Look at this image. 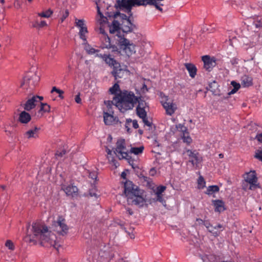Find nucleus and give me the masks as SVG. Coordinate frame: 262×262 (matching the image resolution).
Listing matches in <instances>:
<instances>
[{
	"instance_id": "680f3d73",
	"label": "nucleus",
	"mask_w": 262,
	"mask_h": 262,
	"mask_svg": "<svg viewBox=\"0 0 262 262\" xmlns=\"http://www.w3.org/2000/svg\"><path fill=\"white\" fill-rule=\"evenodd\" d=\"M131 124L134 128H137L139 127L138 122L136 120H132Z\"/></svg>"
},
{
	"instance_id": "c85d7f7f",
	"label": "nucleus",
	"mask_w": 262,
	"mask_h": 262,
	"mask_svg": "<svg viewBox=\"0 0 262 262\" xmlns=\"http://www.w3.org/2000/svg\"><path fill=\"white\" fill-rule=\"evenodd\" d=\"M184 66L188 71L190 77L192 78H194L197 72V69L195 66L191 63H185Z\"/></svg>"
},
{
	"instance_id": "4c0bfd02",
	"label": "nucleus",
	"mask_w": 262,
	"mask_h": 262,
	"mask_svg": "<svg viewBox=\"0 0 262 262\" xmlns=\"http://www.w3.org/2000/svg\"><path fill=\"white\" fill-rule=\"evenodd\" d=\"M136 98H137V101L135 104H136L137 102H138V105L137 107L146 109L148 108L147 103L142 99V98L141 97H137L136 96Z\"/></svg>"
},
{
	"instance_id": "39448f33",
	"label": "nucleus",
	"mask_w": 262,
	"mask_h": 262,
	"mask_svg": "<svg viewBox=\"0 0 262 262\" xmlns=\"http://www.w3.org/2000/svg\"><path fill=\"white\" fill-rule=\"evenodd\" d=\"M114 152L119 159H126L131 164V157L129 155V151L126 147L125 141L124 139H121L117 141L116 150Z\"/></svg>"
},
{
	"instance_id": "338daca9",
	"label": "nucleus",
	"mask_w": 262,
	"mask_h": 262,
	"mask_svg": "<svg viewBox=\"0 0 262 262\" xmlns=\"http://www.w3.org/2000/svg\"><path fill=\"white\" fill-rule=\"evenodd\" d=\"M32 26L33 28H36V29H39V21L37 20H35L33 23Z\"/></svg>"
},
{
	"instance_id": "864d4df0",
	"label": "nucleus",
	"mask_w": 262,
	"mask_h": 262,
	"mask_svg": "<svg viewBox=\"0 0 262 262\" xmlns=\"http://www.w3.org/2000/svg\"><path fill=\"white\" fill-rule=\"evenodd\" d=\"M99 32L101 34V36H103L104 35H107L105 31L104 25L100 26L99 28Z\"/></svg>"
},
{
	"instance_id": "de8ad7c7",
	"label": "nucleus",
	"mask_w": 262,
	"mask_h": 262,
	"mask_svg": "<svg viewBox=\"0 0 262 262\" xmlns=\"http://www.w3.org/2000/svg\"><path fill=\"white\" fill-rule=\"evenodd\" d=\"M254 157L262 162V147L256 151Z\"/></svg>"
},
{
	"instance_id": "a18cd8bd",
	"label": "nucleus",
	"mask_w": 262,
	"mask_h": 262,
	"mask_svg": "<svg viewBox=\"0 0 262 262\" xmlns=\"http://www.w3.org/2000/svg\"><path fill=\"white\" fill-rule=\"evenodd\" d=\"M54 92H56L58 94V97L60 99H63L64 98V96L63 95L64 92L62 90L57 89L56 86H53L51 90V93H53Z\"/></svg>"
},
{
	"instance_id": "bb28decb",
	"label": "nucleus",
	"mask_w": 262,
	"mask_h": 262,
	"mask_svg": "<svg viewBox=\"0 0 262 262\" xmlns=\"http://www.w3.org/2000/svg\"><path fill=\"white\" fill-rule=\"evenodd\" d=\"M39 129V128H38L36 126H35L33 128L30 129L27 131L25 133L24 136L26 138L28 139L36 138L38 137V133Z\"/></svg>"
},
{
	"instance_id": "3c124183",
	"label": "nucleus",
	"mask_w": 262,
	"mask_h": 262,
	"mask_svg": "<svg viewBox=\"0 0 262 262\" xmlns=\"http://www.w3.org/2000/svg\"><path fill=\"white\" fill-rule=\"evenodd\" d=\"M69 12L68 10H66L63 13L61 18H60V20L61 23H62L69 16Z\"/></svg>"
},
{
	"instance_id": "4be33fe9",
	"label": "nucleus",
	"mask_w": 262,
	"mask_h": 262,
	"mask_svg": "<svg viewBox=\"0 0 262 262\" xmlns=\"http://www.w3.org/2000/svg\"><path fill=\"white\" fill-rule=\"evenodd\" d=\"M62 189L68 195L74 196L77 195L78 188L77 187L69 185L68 186L62 185Z\"/></svg>"
},
{
	"instance_id": "4468645a",
	"label": "nucleus",
	"mask_w": 262,
	"mask_h": 262,
	"mask_svg": "<svg viewBox=\"0 0 262 262\" xmlns=\"http://www.w3.org/2000/svg\"><path fill=\"white\" fill-rule=\"evenodd\" d=\"M139 190L137 186H135L132 182L126 181L124 183V194L126 196L127 199L132 197L133 195L137 193Z\"/></svg>"
},
{
	"instance_id": "69168bd1",
	"label": "nucleus",
	"mask_w": 262,
	"mask_h": 262,
	"mask_svg": "<svg viewBox=\"0 0 262 262\" xmlns=\"http://www.w3.org/2000/svg\"><path fill=\"white\" fill-rule=\"evenodd\" d=\"M157 171L155 168H152L150 169L149 171V174L150 176H154L156 174Z\"/></svg>"
},
{
	"instance_id": "b1692460",
	"label": "nucleus",
	"mask_w": 262,
	"mask_h": 262,
	"mask_svg": "<svg viewBox=\"0 0 262 262\" xmlns=\"http://www.w3.org/2000/svg\"><path fill=\"white\" fill-rule=\"evenodd\" d=\"M135 26L128 19H125L122 24L120 30L124 33H128L133 30Z\"/></svg>"
},
{
	"instance_id": "423d86ee",
	"label": "nucleus",
	"mask_w": 262,
	"mask_h": 262,
	"mask_svg": "<svg viewBox=\"0 0 262 262\" xmlns=\"http://www.w3.org/2000/svg\"><path fill=\"white\" fill-rule=\"evenodd\" d=\"M110 103L108 101L107 108H104L103 111V121L106 125H113L119 121L118 118L114 115L112 105H111Z\"/></svg>"
},
{
	"instance_id": "37998d69",
	"label": "nucleus",
	"mask_w": 262,
	"mask_h": 262,
	"mask_svg": "<svg viewBox=\"0 0 262 262\" xmlns=\"http://www.w3.org/2000/svg\"><path fill=\"white\" fill-rule=\"evenodd\" d=\"M182 139L183 142L186 143L188 144H189L192 142V139L189 136V133L186 131L183 133Z\"/></svg>"
},
{
	"instance_id": "603ef678",
	"label": "nucleus",
	"mask_w": 262,
	"mask_h": 262,
	"mask_svg": "<svg viewBox=\"0 0 262 262\" xmlns=\"http://www.w3.org/2000/svg\"><path fill=\"white\" fill-rule=\"evenodd\" d=\"M89 177L93 180H96L97 178V172L96 171L89 172Z\"/></svg>"
},
{
	"instance_id": "8fccbe9b",
	"label": "nucleus",
	"mask_w": 262,
	"mask_h": 262,
	"mask_svg": "<svg viewBox=\"0 0 262 262\" xmlns=\"http://www.w3.org/2000/svg\"><path fill=\"white\" fill-rule=\"evenodd\" d=\"M132 122V120L131 119H127L126 120L125 126V128L126 129V130L127 131V132H129L130 127L131 126H132L131 124Z\"/></svg>"
},
{
	"instance_id": "c756f323",
	"label": "nucleus",
	"mask_w": 262,
	"mask_h": 262,
	"mask_svg": "<svg viewBox=\"0 0 262 262\" xmlns=\"http://www.w3.org/2000/svg\"><path fill=\"white\" fill-rule=\"evenodd\" d=\"M224 229V227L221 225L219 224L215 226H212L208 231L213 236L217 237L220 234L221 231Z\"/></svg>"
},
{
	"instance_id": "20e7f679",
	"label": "nucleus",
	"mask_w": 262,
	"mask_h": 262,
	"mask_svg": "<svg viewBox=\"0 0 262 262\" xmlns=\"http://www.w3.org/2000/svg\"><path fill=\"white\" fill-rule=\"evenodd\" d=\"M262 6V0L261 3L259 4L258 7L251 6L249 12L246 11H242L241 13L243 15L248 17L250 21H252L253 24L255 26L256 28H259L262 27V17L257 15L255 12L259 11V8Z\"/></svg>"
},
{
	"instance_id": "e2e57ef3",
	"label": "nucleus",
	"mask_w": 262,
	"mask_h": 262,
	"mask_svg": "<svg viewBox=\"0 0 262 262\" xmlns=\"http://www.w3.org/2000/svg\"><path fill=\"white\" fill-rule=\"evenodd\" d=\"M148 91L147 86L144 83L142 85V88H141V91L143 93H145L146 92Z\"/></svg>"
},
{
	"instance_id": "9d476101",
	"label": "nucleus",
	"mask_w": 262,
	"mask_h": 262,
	"mask_svg": "<svg viewBox=\"0 0 262 262\" xmlns=\"http://www.w3.org/2000/svg\"><path fill=\"white\" fill-rule=\"evenodd\" d=\"M244 181L250 185L249 189L254 190L259 187L258 179L255 170L246 172L243 176Z\"/></svg>"
},
{
	"instance_id": "72a5a7b5",
	"label": "nucleus",
	"mask_w": 262,
	"mask_h": 262,
	"mask_svg": "<svg viewBox=\"0 0 262 262\" xmlns=\"http://www.w3.org/2000/svg\"><path fill=\"white\" fill-rule=\"evenodd\" d=\"M252 78L248 75H244L241 78V84L244 87H249L253 84Z\"/></svg>"
},
{
	"instance_id": "6ab92c4d",
	"label": "nucleus",
	"mask_w": 262,
	"mask_h": 262,
	"mask_svg": "<svg viewBox=\"0 0 262 262\" xmlns=\"http://www.w3.org/2000/svg\"><path fill=\"white\" fill-rule=\"evenodd\" d=\"M41 101V100H39V103L37 106L39 109L35 113V115L38 117H41L43 114L48 113L50 111V106L47 103H42Z\"/></svg>"
},
{
	"instance_id": "49530a36",
	"label": "nucleus",
	"mask_w": 262,
	"mask_h": 262,
	"mask_svg": "<svg viewBox=\"0 0 262 262\" xmlns=\"http://www.w3.org/2000/svg\"><path fill=\"white\" fill-rule=\"evenodd\" d=\"M89 195L92 198H94V199H97L99 196L100 194L97 192V190L94 187L90 190Z\"/></svg>"
},
{
	"instance_id": "7ed1b4c3",
	"label": "nucleus",
	"mask_w": 262,
	"mask_h": 262,
	"mask_svg": "<svg viewBox=\"0 0 262 262\" xmlns=\"http://www.w3.org/2000/svg\"><path fill=\"white\" fill-rule=\"evenodd\" d=\"M163 0H121L118 1V3L121 8L130 10L133 6L135 5H152L155 6L156 8L160 10H162V6L163 4H160V2Z\"/></svg>"
},
{
	"instance_id": "6e6552de",
	"label": "nucleus",
	"mask_w": 262,
	"mask_h": 262,
	"mask_svg": "<svg viewBox=\"0 0 262 262\" xmlns=\"http://www.w3.org/2000/svg\"><path fill=\"white\" fill-rule=\"evenodd\" d=\"M52 229L59 234L64 235L67 234L69 227L66 223L65 219L62 216H58L52 225Z\"/></svg>"
},
{
	"instance_id": "f257e3e1",
	"label": "nucleus",
	"mask_w": 262,
	"mask_h": 262,
	"mask_svg": "<svg viewBox=\"0 0 262 262\" xmlns=\"http://www.w3.org/2000/svg\"><path fill=\"white\" fill-rule=\"evenodd\" d=\"M27 234L30 243L38 241L42 245L47 244L56 249L60 246L56 235L49 231L47 226L38 223H33L31 227L28 229Z\"/></svg>"
},
{
	"instance_id": "ea45409f",
	"label": "nucleus",
	"mask_w": 262,
	"mask_h": 262,
	"mask_svg": "<svg viewBox=\"0 0 262 262\" xmlns=\"http://www.w3.org/2000/svg\"><path fill=\"white\" fill-rule=\"evenodd\" d=\"M148 109L143 108L141 107H137L136 111L138 116L141 118H145L147 115V110Z\"/></svg>"
},
{
	"instance_id": "09e8293b",
	"label": "nucleus",
	"mask_w": 262,
	"mask_h": 262,
	"mask_svg": "<svg viewBox=\"0 0 262 262\" xmlns=\"http://www.w3.org/2000/svg\"><path fill=\"white\" fill-rule=\"evenodd\" d=\"M12 127L10 123H6L4 125V129L5 132L7 134L9 135L11 134V130L10 128Z\"/></svg>"
},
{
	"instance_id": "e433bc0d",
	"label": "nucleus",
	"mask_w": 262,
	"mask_h": 262,
	"mask_svg": "<svg viewBox=\"0 0 262 262\" xmlns=\"http://www.w3.org/2000/svg\"><path fill=\"white\" fill-rule=\"evenodd\" d=\"M219 191V187L217 185H211L207 187L206 193L208 195H212Z\"/></svg>"
},
{
	"instance_id": "a211bd4d",
	"label": "nucleus",
	"mask_w": 262,
	"mask_h": 262,
	"mask_svg": "<svg viewBox=\"0 0 262 262\" xmlns=\"http://www.w3.org/2000/svg\"><path fill=\"white\" fill-rule=\"evenodd\" d=\"M202 60L204 62V68L209 71H210L216 64L214 58H210L207 55L203 56Z\"/></svg>"
},
{
	"instance_id": "c9c22d12",
	"label": "nucleus",
	"mask_w": 262,
	"mask_h": 262,
	"mask_svg": "<svg viewBox=\"0 0 262 262\" xmlns=\"http://www.w3.org/2000/svg\"><path fill=\"white\" fill-rule=\"evenodd\" d=\"M144 147L140 146L139 147H131L129 150V155L134 154L135 155H139L143 153Z\"/></svg>"
},
{
	"instance_id": "2f4dec72",
	"label": "nucleus",
	"mask_w": 262,
	"mask_h": 262,
	"mask_svg": "<svg viewBox=\"0 0 262 262\" xmlns=\"http://www.w3.org/2000/svg\"><path fill=\"white\" fill-rule=\"evenodd\" d=\"M30 115L25 111L21 112L18 117V121L22 124H27L31 120Z\"/></svg>"
},
{
	"instance_id": "cd10ccee",
	"label": "nucleus",
	"mask_w": 262,
	"mask_h": 262,
	"mask_svg": "<svg viewBox=\"0 0 262 262\" xmlns=\"http://www.w3.org/2000/svg\"><path fill=\"white\" fill-rule=\"evenodd\" d=\"M97 15L96 18L97 23L99 24L100 26L104 25L106 23L107 19L106 17L104 16L102 13L101 12L100 7L97 4Z\"/></svg>"
},
{
	"instance_id": "a878e982",
	"label": "nucleus",
	"mask_w": 262,
	"mask_h": 262,
	"mask_svg": "<svg viewBox=\"0 0 262 262\" xmlns=\"http://www.w3.org/2000/svg\"><path fill=\"white\" fill-rule=\"evenodd\" d=\"M212 204L214 207V210L215 212H221L224 211L226 209L225 203L222 200H213Z\"/></svg>"
},
{
	"instance_id": "1a4fd4ad",
	"label": "nucleus",
	"mask_w": 262,
	"mask_h": 262,
	"mask_svg": "<svg viewBox=\"0 0 262 262\" xmlns=\"http://www.w3.org/2000/svg\"><path fill=\"white\" fill-rule=\"evenodd\" d=\"M39 77L35 73H29L24 77L21 86L24 89H33L39 81Z\"/></svg>"
},
{
	"instance_id": "58836bf2",
	"label": "nucleus",
	"mask_w": 262,
	"mask_h": 262,
	"mask_svg": "<svg viewBox=\"0 0 262 262\" xmlns=\"http://www.w3.org/2000/svg\"><path fill=\"white\" fill-rule=\"evenodd\" d=\"M53 13V11L51 9H49L45 11L38 13L37 15L38 16L41 17L49 18L51 16Z\"/></svg>"
},
{
	"instance_id": "4d7b16f0",
	"label": "nucleus",
	"mask_w": 262,
	"mask_h": 262,
	"mask_svg": "<svg viewBox=\"0 0 262 262\" xmlns=\"http://www.w3.org/2000/svg\"><path fill=\"white\" fill-rule=\"evenodd\" d=\"M75 102L78 104L81 103V99L80 98V93H78L75 98Z\"/></svg>"
},
{
	"instance_id": "c03bdc74",
	"label": "nucleus",
	"mask_w": 262,
	"mask_h": 262,
	"mask_svg": "<svg viewBox=\"0 0 262 262\" xmlns=\"http://www.w3.org/2000/svg\"><path fill=\"white\" fill-rule=\"evenodd\" d=\"M206 182L203 177L200 176L198 180V188L203 189L205 187Z\"/></svg>"
},
{
	"instance_id": "a19ab883",
	"label": "nucleus",
	"mask_w": 262,
	"mask_h": 262,
	"mask_svg": "<svg viewBox=\"0 0 262 262\" xmlns=\"http://www.w3.org/2000/svg\"><path fill=\"white\" fill-rule=\"evenodd\" d=\"M231 84L233 87V89L230 92H229V94H233L238 90L241 87V85L239 83H237L234 81H232L231 82Z\"/></svg>"
},
{
	"instance_id": "0eeeda50",
	"label": "nucleus",
	"mask_w": 262,
	"mask_h": 262,
	"mask_svg": "<svg viewBox=\"0 0 262 262\" xmlns=\"http://www.w3.org/2000/svg\"><path fill=\"white\" fill-rule=\"evenodd\" d=\"M118 45L127 56H130L136 52V46L124 37H120L118 40Z\"/></svg>"
},
{
	"instance_id": "f8f14e48",
	"label": "nucleus",
	"mask_w": 262,
	"mask_h": 262,
	"mask_svg": "<svg viewBox=\"0 0 262 262\" xmlns=\"http://www.w3.org/2000/svg\"><path fill=\"white\" fill-rule=\"evenodd\" d=\"M75 25L79 29L78 35L82 41H86L88 38V30L84 20L75 18Z\"/></svg>"
},
{
	"instance_id": "ddd939ff",
	"label": "nucleus",
	"mask_w": 262,
	"mask_h": 262,
	"mask_svg": "<svg viewBox=\"0 0 262 262\" xmlns=\"http://www.w3.org/2000/svg\"><path fill=\"white\" fill-rule=\"evenodd\" d=\"M184 154H186L189 158V162H190L193 167H196L198 164L201 161L202 158L199 154L195 151H191V150H186Z\"/></svg>"
},
{
	"instance_id": "5701e85b",
	"label": "nucleus",
	"mask_w": 262,
	"mask_h": 262,
	"mask_svg": "<svg viewBox=\"0 0 262 262\" xmlns=\"http://www.w3.org/2000/svg\"><path fill=\"white\" fill-rule=\"evenodd\" d=\"M177 110V105L173 102H165V111L166 114L171 116Z\"/></svg>"
},
{
	"instance_id": "f704fd0d",
	"label": "nucleus",
	"mask_w": 262,
	"mask_h": 262,
	"mask_svg": "<svg viewBox=\"0 0 262 262\" xmlns=\"http://www.w3.org/2000/svg\"><path fill=\"white\" fill-rule=\"evenodd\" d=\"M100 39L102 42L101 47L102 49H108L112 47L110 38L107 35H104L103 36H101Z\"/></svg>"
},
{
	"instance_id": "393cba45",
	"label": "nucleus",
	"mask_w": 262,
	"mask_h": 262,
	"mask_svg": "<svg viewBox=\"0 0 262 262\" xmlns=\"http://www.w3.org/2000/svg\"><path fill=\"white\" fill-rule=\"evenodd\" d=\"M112 73L115 79H117V78H121L123 77L124 75L127 73V71L126 70L118 67L116 65L114 67V70Z\"/></svg>"
},
{
	"instance_id": "dca6fc26",
	"label": "nucleus",
	"mask_w": 262,
	"mask_h": 262,
	"mask_svg": "<svg viewBox=\"0 0 262 262\" xmlns=\"http://www.w3.org/2000/svg\"><path fill=\"white\" fill-rule=\"evenodd\" d=\"M39 100H42L43 97L41 96H33L32 98L27 100L24 105V109L29 111L35 106H37L39 103Z\"/></svg>"
},
{
	"instance_id": "9b49d317",
	"label": "nucleus",
	"mask_w": 262,
	"mask_h": 262,
	"mask_svg": "<svg viewBox=\"0 0 262 262\" xmlns=\"http://www.w3.org/2000/svg\"><path fill=\"white\" fill-rule=\"evenodd\" d=\"M143 179L146 182L147 186H148L150 189H151L155 195H156V199L157 201L162 202L163 199L162 197V193L164 192V186H160L157 187L152 182V181L148 178L146 177H144Z\"/></svg>"
},
{
	"instance_id": "f03ea898",
	"label": "nucleus",
	"mask_w": 262,
	"mask_h": 262,
	"mask_svg": "<svg viewBox=\"0 0 262 262\" xmlns=\"http://www.w3.org/2000/svg\"><path fill=\"white\" fill-rule=\"evenodd\" d=\"M110 92L115 96L113 97L112 103L121 112L132 109L137 101V98L134 93L128 91H120L118 83H115L110 88Z\"/></svg>"
},
{
	"instance_id": "2eb2a0df",
	"label": "nucleus",
	"mask_w": 262,
	"mask_h": 262,
	"mask_svg": "<svg viewBox=\"0 0 262 262\" xmlns=\"http://www.w3.org/2000/svg\"><path fill=\"white\" fill-rule=\"evenodd\" d=\"M130 198L127 199V201L129 203H132L135 205H138L140 207L143 206L145 203L146 201L141 195L140 191L137 192V193L133 195Z\"/></svg>"
},
{
	"instance_id": "79ce46f5",
	"label": "nucleus",
	"mask_w": 262,
	"mask_h": 262,
	"mask_svg": "<svg viewBox=\"0 0 262 262\" xmlns=\"http://www.w3.org/2000/svg\"><path fill=\"white\" fill-rule=\"evenodd\" d=\"M5 246L10 251L14 250L15 247L13 242L10 239H7L5 243Z\"/></svg>"
},
{
	"instance_id": "774afa93",
	"label": "nucleus",
	"mask_w": 262,
	"mask_h": 262,
	"mask_svg": "<svg viewBox=\"0 0 262 262\" xmlns=\"http://www.w3.org/2000/svg\"><path fill=\"white\" fill-rule=\"evenodd\" d=\"M256 138L259 142H262V134H259L256 135Z\"/></svg>"
},
{
	"instance_id": "bf43d9fd",
	"label": "nucleus",
	"mask_w": 262,
	"mask_h": 262,
	"mask_svg": "<svg viewBox=\"0 0 262 262\" xmlns=\"http://www.w3.org/2000/svg\"><path fill=\"white\" fill-rule=\"evenodd\" d=\"M48 26L47 22L45 20H41L39 22V28H42L43 27H46Z\"/></svg>"
},
{
	"instance_id": "aec40b11",
	"label": "nucleus",
	"mask_w": 262,
	"mask_h": 262,
	"mask_svg": "<svg viewBox=\"0 0 262 262\" xmlns=\"http://www.w3.org/2000/svg\"><path fill=\"white\" fill-rule=\"evenodd\" d=\"M96 56L101 58L106 64L110 66L114 67L117 64L116 61L112 58L110 55L108 54H97Z\"/></svg>"
},
{
	"instance_id": "0e129e2a",
	"label": "nucleus",
	"mask_w": 262,
	"mask_h": 262,
	"mask_svg": "<svg viewBox=\"0 0 262 262\" xmlns=\"http://www.w3.org/2000/svg\"><path fill=\"white\" fill-rule=\"evenodd\" d=\"M204 225L206 227L208 231H209V229H210L211 227L212 226V225H211L210 223L205 221H204Z\"/></svg>"
},
{
	"instance_id": "473e14b6",
	"label": "nucleus",
	"mask_w": 262,
	"mask_h": 262,
	"mask_svg": "<svg viewBox=\"0 0 262 262\" xmlns=\"http://www.w3.org/2000/svg\"><path fill=\"white\" fill-rule=\"evenodd\" d=\"M106 152H107V159L110 163L113 165L115 168H117L119 166V164L113 157V151L108 148L106 147Z\"/></svg>"
},
{
	"instance_id": "6e6d98bb",
	"label": "nucleus",
	"mask_w": 262,
	"mask_h": 262,
	"mask_svg": "<svg viewBox=\"0 0 262 262\" xmlns=\"http://www.w3.org/2000/svg\"><path fill=\"white\" fill-rule=\"evenodd\" d=\"M142 119L145 125H147V126H151V123L149 120H148L147 116L145 117V118H142Z\"/></svg>"
},
{
	"instance_id": "7c9ffc66",
	"label": "nucleus",
	"mask_w": 262,
	"mask_h": 262,
	"mask_svg": "<svg viewBox=\"0 0 262 262\" xmlns=\"http://www.w3.org/2000/svg\"><path fill=\"white\" fill-rule=\"evenodd\" d=\"M83 46V48L86 52L89 55H92L96 54H99V50L95 49L93 48L90 44L88 43L87 41V39L86 41H83V43H82Z\"/></svg>"
},
{
	"instance_id": "5fc2aeb1",
	"label": "nucleus",
	"mask_w": 262,
	"mask_h": 262,
	"mask_svg": "<svg viewBox=\"0 0 262 262\" xmlns=\"http://www.w3.org/2000/svg\"><path fill=\"white\" fill-rule=\"evenodd\" d=\"M241 4L243 5L242 0H233L232 1V5L233 6H240Z\"/></svg>"
},
{
	"instance_id": "f3484780",
	"label": "nucleus",
	"mask_w": 262,
	"mask_h": 262,
	"mask_svg": "<svg viewBox=\"0 0 262 262\" xmlns=\"http://www.w3.org/2000/svg\"><path fill=\"white\" fill-rule=\"evenodd\" d=\"M259 35L257 33L254 32L249 36L245 38L243 40L244 43L250 47L255 46L258 41Z\"/></svg>"
},
{
	"instance_id": "13d9d810",
	"label": "nucleus",
	"mask_w": 262,
	"mask_h": 262,
	"mask_svg": "<svg viewBox=\"0 0 262 262\" xmlns=\"http://www.w3.org/2000/svg\"><path fill=\"white\" fill-rule=\"evenodd\" d=\"M14 5L15 8L19 9L21 7V2L19 0H15Z\"/></svg>"
},
{
	"instance_id": "052dcab7",
	"label": "nucleus",
	"mask_w": 262,
	"mask_h": 262,
	"mask_svg": "<svg viewBox=\"0 0 262 262\" xmlns=\"http://www.w3.org/2000/svg\"><path fill=\"white\" fill-rule=\"evenodd\" d=\"M204 221L201 219H196V222H195V225H204Z\"/></svg>"
},
{
	"instance_id": "412c9836",
	"label": "nucleus",
	"mask_w": 262,
	"mask_h": 262,
	"mask_svg": "<svg viewBox=\"0 0 262 262\" xmlns=\"http://www.w3.org/2000/svg\"><path fill=\"white\" fill-rule=\"evenodd\" d=\"M120 23L118 21L114 20L112 25L110 26V32L112 34L116 33V35L118 37L119 39L120 38V37H122L120 34Z\"/></svg>"
}]
</instances>
